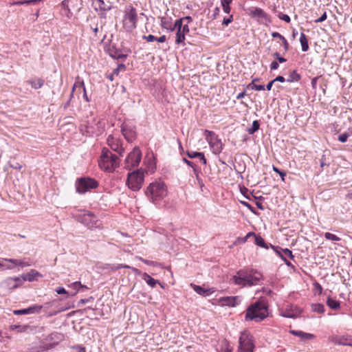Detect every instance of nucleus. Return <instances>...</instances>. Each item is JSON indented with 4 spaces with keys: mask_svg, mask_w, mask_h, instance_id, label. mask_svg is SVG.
Segmentation results:
<instances>
[{
    "mask_svg": "<svg viewBox=\"0 0 352 352\" xmlns=\"http://www.w3.org/2000/svg\"><path fill=\"white\" fill-rule=\"evenodd\" d=\"M261 278L262 274L256 270H241L231 280L236 285L251 287L257 285Z\"/></svg>",
    "mask_w": 352,
    "mask_h": 352,
    "instance_id": "nucleus-1",
    "label": "nucleus"
},
{
    "mask_svg": "<svg viewBox=\"0 0 352 352\" xmlns=\"http://www.w3.org/2000/svg\"><path fill=\"white\" fill-rule=\"evenodd\" d=\"M268 316V309L264 301H256L246 309L245 320H252L259 322Z\"/></svg>",
    "mask_w": 352,
    "mask_h": 352,
    "instance_id": "nucleus-2",
    "label": "nucleus"
},
{
    "mask_svg": "<svg viewBox=\"0 0 352 352\" xmlns=\"http://www.w3.org/2000/svg\"><path fill=\"white\" fill-rule=\"evenodd\" d=\"M146 195L155 205L158 204L167 195V189L163 182H155L146 188Z\"/></svg>",
    "mask_w": 352,
    "mask_h": 352,
    "instance_id": "nucleus-3",
    "label": "nucleus"
},
{
    "mask_svg": "<svg viewBox=\"0 0 352 352\" xmlns=\"http://www.w3.org/2000/svg\"><path fill=\"white\" fill-rule=\"evenodd\" d=\"M98 164L102 170L111 173L119 166L120 160L116 155L113 154L108 148H104Z\"/></svg>",
    "mask_w": 352,
    "mask_h": 352,
    "instance_id": "nucleus-4",
    "label": "nucleus"
},
{
    "mask_svg": "<svg viewBox=\"0 0 352 352\" xmlns=\"http://www.w3.org/2000/svg\"><path fill=\"white\" fill-rule=\"evenodd\" d=\"M124 13L123 27L127 32H131L137 27V10L133 6H129L125 8Z\"/></svg>",
    "mask_w": 352,
    "mask_h": 352,
    "instance_id": "nucleus-5",
    "label": "nucleus"
},
{
    "mask_svg": "<svg viewBox=\"0 0 352 352\" xmlns=\"http://www.w3.org/2000/svg\"><path fill=\"white\" fill-rule=\"evenodd\" d=\"M144 182V173L140 170L133 171L128 174L126 185L133 191L139 190Z\"/></svg>",
    "mask_w": 352,
    "mask_h": 352,
    "instance_id": "nucleus-6",
    "label": "nucleus"
},
{
    "mask_svg": "<svg viewBox=\"0 0 352 352\" xmlns=\"http://www.w3.org/2000/svg\"><path fill=\"white\" fill-rule=\"evenodd\" d=\"M98 186V182L90 177H81L76 180V191L80 194H84L91 189H95Z\"/></svg>",
    "mask_w": 352,
    "mask_h": 352,
    "instance_id": "nucleus-7",
    "label": "nucleus"
},
{
    "mask_svg": "<svg viewBox=\"0 0 352 352\" xmlns=\"http://www.w3.org/2000/svg\"><path fill=\"white\" fill-rule=\"evenodd\" d=\"M239 342V352H254L252 336L248 332L243 331L241 333Z\"/></svg>",
    "mask_w": 352,
    "mask_h": 352,
    "instance_id": "nucleus-8",
    "label": "nucleus"
},
{
    "mask_svg": "<svg viewBox=\"0 0 352 352\" xmlns=\"http://www.w3.org/2000/svg\"><path fill=\"white\" fill-rule=\"evenodd\" d=\"M142 158V152L138 147H135L133 151L128 155L125 160V168L132 169L137 167Z\"/></svg>",
    "mask_w": 352,
    "mask_h": 352,
    "instance_id": "nucleus-9",
    "label": "nucleus"
},
{
    "mask_svg": "<svg viewBox=\"0 0 352 352\" xmlns=\"http://www.w3.org/2000/svg\"><path fill=\"white\" fill-rule=\"evenodd\" d=\"M208 133L206 140L208 141L210 146L212 148L214 154L220 153L223 148V144L218 136L213 131H206Z\"/></svg>",
    "mask_w": 352,
    "mask_h": 352,
    "instance_id": "nucleus-10",
    "label": "nucleus"
},
{
    "mask_svg": "<svg viewBox=\"0 0 352 352\" xmlns=\"http://www.w3.org/2000/svg\"><path fill=\"white\" fill-rule=\"evenodd\" d=\"M78 221L84 224L88 228L98 227V219L96 217L90 212H85L76 216Z\"/></svg>",
    "mask_w": 352,
    "mask_h": 352,
    "instance_id": "nucleus-11",
    "label": "nucleus"
},
{
    "mask_svg": "<svg viewBox=\"0 0 352 352\" xmlns=\"http://www.w3.org/2000/svg\"><path fill=\"white\" fill-rule=\"evenodd\" d=\"M329 340L335 344L352 346V336L350 335H335Z\"/></svg>",
    "mask_w": 352,
    "mask_h": 352,
    "instance_id": "nucleus-12",
    "label": "nucleus"
},
{
    "mask_svg": "<svg viewBox=\"0 0 352 352\" xmlns=\"http://www.w3.org/2000/svg\"><path fill=\"white\" fill-rule=\"evenodd\" d=\"M122 133L128 142H132L135 135L133 127L126 124H123L121 126Z\"/></svg>",
    "mask_w": 352,
    "mask_h": 352,
    "instance_id": "nucleus-13",
    "label": "nucleus"
},
{
    "mask_svg": "<svg viewBox=\"0 0 352 352\" xmlns=\"http://www.w3.org/2000/svg\"><path fill=\"white\" fill-rule=\"evenodd\" d=\"M93 4L95 6V10L97 11L98 9L102 12H106L111 10L112 8V4L110 1H104V0H94Z\"/></svg>",
    "mask_w": 352,
    "mask_h": 352,
    "instance_id": "nucleus-14",
    "label": "nucleus"
},
{
    "mask_svg": "<svg viewBox=\"0 0 352 352\" xmlns=\"http://www.w3.org/2000/svg\"><path fill=\"white\" fill-rule=\"evenodd\" d=\"M270 246L276 251V252L278 254V256L282 258V260H287V258H290L292 259L294 258V255L292 254V252L287 249H283L279 247H274L272 245Z\"/></svg>",
    "mask_w": 352,
    "mask_h": 352,
    "instance_id": "nucleus-15",
    "label": "nucleus"
},
{
    "mask_svg": "<svg viewBox=\"0 0 352 352\" xmlns=\"http://www.w3.org/2000/svg\"><path fill=\"white\" fill-rule=\"evenodd\" d=\"M107 141L108 145L111 147V148L113 151H116L120 155H122V153L124 152V148H122L119 142L116 139H114V138L112 135H109Z\"/></svg>",
    "mask_w": 352,
    "mask_h": 352,
    "instance_id": "nucleus-16",
    "label": "nucleus"
},
{
    "mask_svg": "<svg viewBox=\"0 0 352 352\" xmlns=\"http://www.w3.org/2000/svg\"><path fill=\"white\" fill-rule=\"evenodd\" d=\"M76 89H78L80 91L82 90L84 100L87 102L90 101V99L87 94L86 89L83 81H77L74 83L72 87V93L70 94V100L73 97L74 91Z\"/></svg>",
    "mask_w": 352,
    "mask_h": 352,
    "instance_id": "nucleus-17",
    "label": "nucleus"
},
{
    "mask_svg": "<svg viewBox=\"0 0 352 352\" xmlns=\"http://www.w3.org/2000/svg\"><path fill=\"white\" fill-rule=\"evenodd\" d=\"M239 296H226L220 299V302L223 306H235L240 302Z\"/></svg>",
    "mask_w": 352,
    "mask_h": 352,
    "instance_id": "nucleus-18",
    "label": "nucleus"
},
{
    "mask_svg": "<svg viewBox=\"0 0 352 352\" xmlns=\"http://www.w3.org/2000/svg\"><path fill=\"white\" fill-rule=\"evenodd\" d=\"M289 333H292V335L300 338L301 340L302 341H306L315 338V336L314 334L305 333L302 331L291 330Z\"/></svg>",
    "mask_w": 352,
    "mask_h": 352,
    "instance_id": "nucleus-19",
    "label": "nucleus"
},
{
    "mask_svg": "<svg viewBox=\"0 0 352 352\" xmlns=\"http://www.w3.org/2000/svg\"><path fill=\"white\" fill-rule=\"evenodd\" d=\"M186 154H187L188 157L191 159H194V158L198 159L199 158L203 164H206V163H207V160H206V159L204 156V154L203 153L197 152V151H187Z\"/></svg>",
    "mask_w": 352,
    "mask_h": 352,
    "instance_id": "nucleus-20",
    "label": "nucleus"
},
{
    "mask_svg": "<svg viewBox=\"0 0 352 352\" xmlns=\"http://www.w3.org/2000/svg\"><path fill=\"white\" fill-rule=\"evenodd\" d=\"M191 286L193 287L194 290L199 294L202 295L204 296H207L210 295L214 292L212 289H205L201 286L195 285L191 284Z\"/></svg>",
    "mask_w": 352,
    "mask_h": 352,
    "instance_id": "nucleus-21",
    "label": "nucleus"
},
{
    "mask_svg": "<svg viewBox=\"0 0 352 352\" xmlns=\"http://www.w3.org/2000/svg\"><path fill=\"white\" fill-rule=\"evenodd\" d=\"M41 274L38 272H37L35 270H31L29 272L23 274L22 276V278L24 280H28L29 282L34 281V280H36L37 276H40Z\"/></svg>",
    "mask_w": 352,
    "mask_h": 352,
    "instance_id": "nucleus-22",
    "label": "nucleus"
},
{
    "mask_svg": "<svg viewBox=\"0 0 352 352\" xmlns=\"http://www.w3.org/2000/svg\"><path fill=\"white\" fill-rule=\"evenodd\" d=\"M251 14L254 16L267 19L268 17L267 14L260 8H252L250 10Z\"/></svg>",
    "mask_w": 352,
    "mask_h": 352,
    "instance_id": "nucleus-23",
    "label": "nucleus"
},
{
    "mask_svg": "<svg viewBox=\"0 0 352 352\" xmlns=\"http://www.w3.org/2000/svg\"><path fill=\"white\" fill-rule=\"evenodd\" d=\"M69 287L74 290V292L70 294L71 296H75L80 288L86 289H89L86 285H82L81 283L79 281L72 283L71 285H69Z\"/></svg>",
    "mask_w": 352,
    "mask_h": 352,
    "instance_id": "nucleus-24",
    "label": "nucleus"
},
{
    "mask_svg": "<svg viewBox=\"0 0 352 352\" xmlns=\"http://www.w3.org/2000/svg\"><path fill=\"white\" fill-rule=\"evenodd\" d=\"M327 306L333 310H338L340 307V303L331 297H328L326 301Z\"/></svg>",
    "mask_w": 352,
    "mask_h": 352,
    "instance_id": "nucleus-25",
    "label": "nucleus"
},
{
    "mask_svg": "<svg viewBox=\"0 0 352 352\" xmlns=\"http://www.w3.org/2000/svg\"><path fill=\"white\" fill-rule=\"evenodd\" d=\"M3 261L7 263H10L11 265H14V266H21V267H23L30 265L29 263H28L22 260L13 259V258H4Z\"/></svg>",
    "mask_w": 352,
    "mask_h": 352,
    "instance_id": "nucleus-26",
    "label": "nucleus"
},
{
    "mask_svg": "<svg viewBox=\"0 0 352 352\" xmlns=\"http://www.w3.org/2000/svg\"><path fill=\"white\" fill-rule=\"evenodd\" d=\"M1 286L8 289H15L18 287V283H14L13 278H8L1 283Z\"/></svg>",
    "mask_w": 352,
    "mask_h": 352,
    "instance_id": "nucleus-27",
    "label": "nucleus"
},
{
    "mask_svg": "<svg viewBox=\"0 0 352 352\" xmlns=\"http://www.w3.org/2000/svg\"><path fill=\"white\" fill-rule=\"evenodd\" d=\"M142 279L151 287H154L157 283H159V281L153 278L150 275L147 273H144L142 274Z\"/></svg>",
    "mask_w": 352,
    "mask_h": 352,
    "instance_id": "nucleus-28",
    "label": "nucleus"
},
{
    "mask_svg": "<svg viewBox=\"0 0 352 352\" xmlns=\"http://www.w3.org/2000/svg\"><path fill=\"white\" fill-rule=\"evenodd\" d=\"M300 42L302 52H307L309 50L308 40L304 33L300 34Z\"/></svg>",
    "mask_w": 352,
    "mask_h": 352,
    "instance_id": "nucleus-29",
    "label": "nucleus"
},
{
    "mask_svg": "<svg viewBox=\"0 0 352 352\" xmlns=\"http://www.w3.org/2000/svg\"><path fill=\"white\" fill-rule=\"evenodd\" d=\"M184 40L185 34L182 32L180 30H177L175 43L177 45L182 44V45H184Z\"/></svg>",
    "mask_w": 352,
    "mask_h": 352,
    "instance_id": "nucleus-30",
    "label": "nucleus"
},
{
    "mask_svg": "<svg viewBox=\"0 0 352 352\" xmlns=\"http://www.w3.org/2000/svg\"><path fill=\"white\" fill-rule=\"evenodd\" d=\"M300 80V75L294 70L289 74V78L286 80L287 82H298Z\"/></svg>",
    "mask_w": 352,
    "mask_h": 352,
    "instance_id": "nucleus-31",
    "label": "nucleus"
},
{
    "mask_svg": "<svg viewBox=\"0 0 352 352\" xmlns=\"http://www.w3.org/2000/svg\"><path fill=\"white\" fill-rule=\"evenodd\" d=\"M28 83L30 84L34 89H37L43 85L44 81L41 78H37L36 80H29Z\"/></svg>",
    "mask_w": 352,
    "mask_h": 352,
    "instance_id": "nucleus-32",
    "label": "nucleus"
},
{
    "mask_svg": "<svg viewBox=\"0 0 352 352\" xmlns=\"http://www.w3.org/2000/svg\"><path fill=\"white\" fill-rule=\"evenodd\" d=\"M43 307L41 305H34L26 308L28 314H38L41 312Z\"/></svg>",
    "mask_w": 352,
    "mask_h": 352,
    "instance_id": "nucleus-33",
    "label": "nucleus"
},
{
    "mask_svg": "<svg viewBox=\"0 0 352 352\" xmlns=\"http://www.w3.org/2000/svg\"><path fill=\"white\" fill-rule=\"evenodd\" d=\"M260 123L258 120H254L252 122V126L248 129V132L249 134H254L256 131L259 129Z\"/></svg>",
    "mask_w": 352,
    "mask_h": 352,
    "instance_id": "nucleus-34",
    "label": "nucleus"
},
{
    "mask_svg": "<svg viewBox=\"0 0 352 352\" xmlns=\"http://www.w3.org/2000/svg\"><path fill=\"white\" fill-rule=\"evenodd\" d=\"M255 243L261 248L268 249V245L265 242L264 239L259 235L255 236Z\"/></svg>",
    "mask_w": 352,
    "mask_h": 352,
    "instance_id": "nucleus-35",
    "label": "nucleus"
},
{
    "mask_svg": "<svg viewBox=\"0 0 352 352\" xmlns=\"http://www.w3.org/2000/svg\"><path fill=\"white\" fill-rule=\"evenodd\" d=\"M312 310L314 312L322 314L324 312L325 308H324V305L320 304V303H317V304L312 305Z\"/></svg>",
    "mask_w": 352,
    "mask_h": 352,
    "instance_id": "nucleus-36",
    "label": "nucleus"
},
{
    "mask_svg": "<svg viewBox=\"0 0 352 352\" xmlns=\"http://www.w3.org/2000/svg\"><path fill=\"white\" fill-rule=\"evenodd\" d=\"M41 0H23V1H18L13 3L14 5H23V4H36L37 3L40 2Z\"/></svg>",
    "mask_w": 352,
    "mask_h": 352,
    "instance_id": "nucleus-37",
    "label": "nucleus"
},
{
    "mask_svg": "<svg viewBox=\"0 0 352 352\" xmlns=\"http://www.w3.org/2000/svg\"><path fill=\"white\" fill-rule=\"evenodd\" d=\"M258 78H255L252 80V83L249 85V87H251L252 89H254L256 91H261L265 89V86L262 85H255L254 82L255 81H258Z\"/></svg>",
    "mask_w": 352,
    "mask_h": 352,
    "instance_id": "nucleus-38",
    "label": "nucleus"
},
{
    "mask_svg": "<svg viewBox=\"0 0 352 352\" xmlns=\"http://www.w3.org/2000/svg\"><path fill=\"white\" fill-rule=\"evenodd\" d=\"M110 56L115 59H122L126 57L125 55L122 54L120 51L115 50L114 52L111 51Z\"/></svg>",
    "mask_w": 352,
    "mask_h": 352,
    "instance_id": "nucleus-39",
    "label": "nucleus"
},
{
    "mask_svg": "<svg viewBox=\"0 0 352 352\" xmlns=\"http://www.w3.org/2000/svg\"><path fill=\"white\" fill-rule=\"evenodd\" d=\"M183 23H184V21H183V19H179L175 21L174 27L173 28L170 27V30L173 31L175 29H177V30H181L184 25Z\"/></svg>",
    "mask_w": 352,
    "mask_h": 352,
    "instance_id": "nucleus-40",
    "label": "nucleus"
},
{
    "mask_svg": "<svg viewBox=\"0 0 352 352\" xmlns=\"http://www.w3.org/2000/svg\"><path fill=\"white\" fill-rule=\"evenodd\" d=\"M324 238L327 240L333 241H338L340 240V239L338 236L330 232L324 233Z\"/></svg>",
    "mask_w": 352,
    "mask_h": 352,
    "instance_id": "nucleus-41",
    "label": "nucleus"
},
{
    "mask_svg": "<svg viewBox=\"0 0 352 352\" xmlns=\"http://www.w3.org/2000/svg\"><path fill=\"white\" fill-rule=\"evenodd\" d=\"M61 6L67 11L66 15L69 17V14H72V13L69 8V0H63L61 3Z\"/></svg>",
    "mask_w": 352,
    "mask_h": 352,
    "instance_id": "nucleus-42",
    "label": "nucleus"
},
{
    "mask_svg": "<svg viewBox=\"0 0 352 352\" xmlns=\"http://www.w3.org/2000/svg\"><path fill=\"white\" fill-rule=\"evenodd\" d=\"M272 169L274 172L277 173L278 174H279V175L281 177V179L283 181L285 180V177L286 176V173L283 171V170H280L279 168H278L276 166H273L272 167Z\"/></svg>",
    "mask_w": 352,
    "mask_h": 352,
    "instance_id": "nucleus-43",
    "label": "nucleus"
},
{
    "mask_svg": "<svg viewBox=\"0 0 352 352\" xmlns=\"http://www.w3.org/2000/svg\"><path fill=\"white\" fill-rule=\"evenodd\" d=\"M263 197H259L258 198H257V201H256V206L261 210H265V207L263 204Z\"/></svg>",
    "mask_w": 352,
    "mask_h": 352,
    "instance_id": "nucleus-44",
    "label": "nucleus"
},
{
    "mask_svg": "<svg viewBox=\"0 0 352 352\" xmlns=\"http://www.w3.org/2000/svg\"><path fill=\"white\" fill-rule=\"evenodd\" d=\"M278 16L280 19L287 22V23H289L291 19H290V17L287 15V14H283L281 12H280L278 14Z\"/></svg>",
    "mask_w": 352,
    "mask_h": 352,
    "instance_id": "nucleus-45",
    "label": "nucleus"
},
{
    "mask_svg": "<svg viewBox=\"0 0 352 352\" xmlns=\"http://www.w3.org/2000/svg\"><path fill=\"white\" fill-rule=\"evenodd\" d=\"M349 133H344L339 135L338 139L341 142H346V140L349 138Z\"/></svg>",
    "mask_w": 352,
    "mask_h": 352,
    "instance_id": "nucleus-46",
    "label": "nucleus"
},
{
    "mask_svg": "<svg viewBox=\"0 0 352 352\" xmlns=\"http://www.w3.org/2000/svg\"><path fill=\"white\" fill-rule=\"evenodd\" d=\"M9 164H10V167H12L14 169H16V170H21L22 168V166L16 162H12V161H10Z\"/></svg>",
    "mask_w": 352,
    "mask_h": 352,
    "instance_id": "nucleus-47",
    "label": "nucleus"
},
{
    "mask_svg": "<svg viewBox=\"0 0 352 352\" xmlns=\"http://www.w3.org/2000/svg\"><path fill=\"white\" fill-rule=\"evenodd\" d=\"M182 160L187 165H188L189 166L192 167L193 168L194 172L196 173V171H197L196 166H195V164L192 162L188 160L185 157H183Z\"/></svg>",
    "mask_w": 352,
    "mask_h": 352,
    "instance_id": "nucleus-48",
    "label": "nucleus"
},
{
    "mask_svg": "<svg viewBox=\"0 0 352 352\" xmlns=\"http://www.w3.org/2000/svg\"><path fill=\"white\" fill-rule=\"evenodd\" d=\"M138 258H139V260H140L144 263H145V264H146L148 265H152V266L157 265L156 262H154V261H152L146 260V259H144V258H142L141 257H139Z\"/></svg>",
    "mask_w": 352,
    "mask_h": 352,
    "instance_id": "nucleus-49",
    "label": "nucleus"
},
{
    "mask_svg": "<svg viewBox=\"0 0 352 352\" xmlns=\"http://www.w3.org/2000/svg\"><path fill=\"white\" fill-rule=\"evenodd\" d=\"M233 21V16L232 15H230L229 17L226 18L225 17L223 20L222 24L228 26L232 21Z\"/></svg>",
    "mask_w": 352,
    "mask_h": 352,
    "instance_id": "nucleus-50",
    "label": "nucleus"
},
{
    "mask_svg": "<svg viewBox=\"0 0 352 352\" xmlns=\"http://www.w3.org/2000/svg\"><path fill=\"white\" fill-rule=\"evenodd\" d=\"M142 38L145 41H146L147 42H153V41H155V39H156V37L154 36L152 34H149L148 36H145L144 35L142 36Z\"/></svg>",
    "mask_w": 352,
    "mask_h": 352,
    "instance_id": "nucleus-51",
    "label": "nucleus"
},
{
    "mask_svg": "<svg viewBox=\"0 0 352 352\" xmlns=\"http://www.w3.org/2000/svg\"><path fill=\"white\" fill-rule=\"evenodd\" d=\"M327 19V13L326 12H324L320 17H319L318 19H316L314 21L315 23H321V22H323L325 20Z\"/></svg>",
    "mask_w": 352,
    "mask_h": 352,
    "instance_id": "nucleus-52",
    "label": "nucleus"
},
{
    "mask_svg": "<svg viewBox=\"0 0 352 352\" xmlns=\"http://www.w3.org/2000/svg\"><path fill=\"white\" fill-rule=\"evenodd\" d=\"M72 352H85V349L81 346H76L72 348Z\"/></svg>",
    "mask_w": 352,
    "mask_h": 352,
    "instance_id": "nucleus-53",
    "label": "nucleus"
},
{
    "mask_svg": "<svg viewBox=\"0 0 352 352\" xmlns=\"http://www.w3.org/2000/svg\"><path fill=\"white\" fill-rule=\"evenodd\" d=\"M56 292L58 294H68V292L66 291V289L64 287H59L56 288Z\"/></svg>",
    "mask_w": 352,
    "mask_h": 352,
    "instance_id": "nucleus-54",
    "label": "nucleus"
},
{
    "mask_svg": "<svg viewBox=\"0 0 352 352\" xmlns=\"http://www.w3.org/2000/svg\"><path fill=\"white\" fill-rule=\"evenodd\" d=\"M13 313L15 315H25V314H28L26 309L14 310Z\"/></svg>",
    "mask_w": 352,
    "mask_h": 352,
    "instance_id": "nucleus-55",
    "label": "nucleus"
},
{
    "mask_svg": "<svg viewBox=\"0 0 352 352\" xmlns=\"http://www.w3.org/2000/svg\"><path fill=\"white\" fill-rule=\"evenodd\" d=\"M241 203L245 206V207H247L251 212H252L253 213H255V210H254V208L250 204H248V202L246 201H241Z\"/></svg>",
    "mask_w": 352,
    "mask_h": 352,
    "instance_id": "nucleus-56",
    "label": "nucleus"
},
{
    "mask_svg": "<svg viewBox=\"0 0 352 352\" xmlns=\"http://www.w3.org/2000/svg\"><path fill=\"white\" fill-rule=\"evenodd\" d=\"M278 67H279L278 63L276 61H272L270 65V69L272 70H276L278 68Z\"/></svg>",
    "mask_w": 352,
    "mask_h": 352,
    "instance_id": "nucleus-57",
    "label": "nucleus"
},
{
    "mask_svg": "<svg viewBox=\"0 0 352 352\" xmlns=\"http://www.w3.org/2000/svg\"><path fill=\"white\" fill-rule=\"evenodd\" d=\"M161 22H162V25L164 28H166L167 29H170V27L168 26V21H167L166 19H165V18L162 19Z\"/></svg>",
    "mask_w": 352,
    "mask_h": 352,
    "instance_id": "nucleus-58",
    "label": "nucleus"
},
{
    "mask_svg": "<svg viewBox=\"0 0 352 352\" xmlns=\"http://www.w3.org/2000/svg\"><path fill=\"white\" fill-rule=\"evenodd\" d=\"M182 32H184L185 34L188 33L190 30L188 24H184L182 29L180 30Z\"/></svg>",
    "mask_w": 352,
    "mask_h": 352,
    "instance_id": "nucleus-59",
    "label": "nucleus"
},
{
    "mask_svg": "<svg viewBox=\"0 0 352 352\" xmlns=\"http://www.w3.org/2000/svg\"><path fill=\"white\" fill-rule=\"evenodd\" d=\"M314 287L315 289L317 290V292L319 293V294H321L322 292V286L318 283H314Z\"/></svg>",
    "mask_w": 352,
    "mask_h": 352,
    "instance_id": "nucleus-60",
    "label": "nucleus"
},
{
    "mask_svg": "<svg viewBox=\"0 0 352 352\" xmlns=\"http://www.w3.org/2000/svg\"><path fill=\"white\" fill-rule=\"evenodd\" d=\"M275 82H284L286 80L285 78L282 76H278L276 78L273 80Z\"/></svg>",
    "mask_w": 352,
    "mask_h": 352,
    "instance_id": "nucleus-61",
    "label": "nucleus"
},
{
    "mask_svg": "<svg viewBox=\"0 0 352 352\" xmlns=\"http://www.w3.org/2000/svg\"><path fill=\"white\" fill-rule=\"evenodd\" d=\"M272 37L274 38H280L281 41L283 39V38H284L283 36H282L280 33L277 32H274L272 33Z\"/></svg>",
    "mask_w": 352,
    "mask_h": 352,
    "instance_id": "nucleus-62",
    "label": "nucleus"
},
{
    "mask_svg": "<svg viewBox=\"0 0 352 352\" xmlns=\"http://www.w3.org/2000/svg\"><path fill=\"white\" fill-rule=\"evenodd\" d=\"M282 41H283V45L284 46L285 50L287 51L289 50V43H288L287 41L284 37V38H283Z\"/></svg>",
    "mask_w": 352,
    "mask_h": 352,
    "instance_id": "nucleus-63",
    "label": "nucleus"
},
{
    "mask_svg": "<svg viewBox=\"0 0 352 352\" xmlns=\"http://www.w3.org/2000/svg\"><path fill=\"white\" fill-rule=\"evenodd\" d=\"M182 19H183V21L184 22H186V24L188 25V23H191L192 21V19L191 16H184L183 18H181Z\"/></svg>",
    "mask_w": 352,
    "mask_h": 352,
    "instance_id": "nucleus-64",
    "label": "nucleus"
}]
</instances>
